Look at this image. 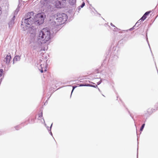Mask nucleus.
Listing matches in <instances>:
<instances>
[{
    "mask_svg": "<svg viewBox=\"0 0 158 158\" xmlns=\"http://www.w3.org/2000/svg\"><path fill=\"white\" fill-rule=\"evenodd\" d=\"M34 13L32 11L28 13L22 19V23L30 26L33 23L37 25H40L44 22L45 16L43 13H40L34 15Z\"/></svg>",
    "mask_w": 158,
    "mask_h": 158,
    "instance_id": "1",
    "label": "nucleus"
},
{
    "mask_svg": "<svg viewBox=\"0 0 158 158\" xmlns=\"http://www.w3.org/2000/svg\"><path fill=\"white\" fill-rule=\"evenodd\" d=\"M54 22L51 23V25L52 26L53 30L56 31V28L58 26L64 23L66 21L67 19V15L64 13H59L56 14L54 16Z\"/></svg>",
    "mask_w": 158,
    "mask_h": 158,
    "instance_id": "2",
    "label": "nucleus"
},
{
    "mask_svg": "<svg viewBox=\"0 0 158 158\" xmlns=\"http://www.w3.org/2000/svg\"><path fill=\"white\" fill-rule=\"evenodd\" d=\"M50 36L51 33L49 29L47 28H43L38 33V41L45 43L50 40Z\"/></svg>",
    "mask_w": 158,
    "mask_h": 158,
    "instance_id": "3",
    "label": "nucleus"
},
{
    "mask_svg": "<svg viewBox=\"0 0 158 158\" xmlns=\"http://www.w3.org/2000/svg\"><path fill=\"white\" fill-rule=\"evenodd\" d=\"M39 41H38L39 42ZM40 42V43H35V45L33 47V48L34 49L38 51H40L42 50H45L44 48L42 49L41 48V44H42V42L41 41H39Z\"/></svg>",
    "mask_w": 158,
    "mask_h": 158,
    "instance_id": "4",
    "label": "nucleus"
},
{
    "mask_svg": "<svg viewBox=\"0 0 158 158\" xmlns=\"http://www.w3.org/2000/svg\"><path fill=\"white\" fill-rule=\"evenodd\" d=\"M66 0H57L56 2V6L57 8H60L64 5Z\"/></svg>",
    "mask_w": 158,
    "mask_h": 158,
    "instance_id": "5",
    "label": "nucleus"
},
{
    "mask_svg": "<svg viewBox=\"0 0 158 158\" xmlns=\"http://www.w3.org/2000/svg\"><path fill=\"white\" fill-rule=\"evenodd\" d=\"M11 59V55H10V53H9V54H7L5 57L4 61L6 64H8L10 62Z\"/></svg>",
    "mask_w": 158,
    "mask_h": 158,
    "instance_id": "6",
    "label": "nucleus"
},
{
    "mask_svg": "<svg viewBox=\"0 0 158 158\" xmlns=\"http://www.w3.org/2000/svg\"><path fill=\"white\" fill-rule=\"evenodd\" d=\"M15 15H13L12 19L9 23L8 25L9 27H11L14 23V21L15 19Z\"/></svg>",
    "mask_w": 158,
    "mask_h": 158,
    "instance_id": "7",
    "label": "nucleus"
},
{
    "mask_svg": "<svg viewBox=\"0 0 158 158\" xmlns=\"http://www.w3.org/2000/svg\"><path fill=\"white\" fill-rule=\"evenodd\" d=\"M151 12V11L146 12L140 19L141 21H144L146 18L147 16Z\"/></svg>",
    "mask_w": 158,
    "mask_h": 158,
    "instance_id": "8",
    "label": "nucleus"
},
{
    "mask_svg": "<svg viewBox=\"0 0 158 158\" xmlns=\"http://www.w3.org/2000/svg\"><path fill=\"white\" fill-rule=\"evenodd\" d=\"M20 56H16L13 59V63L15 61H17L18 60H20Z\"/></svg>",
    "mask_w": 158,
    "mask_h": 158,
    "instance_id": "9",
    "label": "nucleus"
},
{
    "mask_svg": "<svg viewBox=\"0 0 158 158\" xmlns=\"http://www.w3.org/2000/svg\"><path fill=\"white\" fill-rule=\"evenodd\" d=\"M69 3L72 5H74L76 2V0H69Z\"/></svg>",
    "mask_w": 158,
    "mask_h": 158,
    "instance_id": "10",
    "label": "nucleus"
},
{
    "mask_svg": "<svg viewBox=\"0 0 158 158\" xmlns=\"http://www.w3.org/2000/svg\"><path fill=\"white\" fill-rule=\"evenodd\" d=\"M19 10V7L18 6L17 8H16V10H15V12H14L13 15H15V16L16 15H17Z\"/></svg>",
    "mask_w": 158,
    "mask_h": 158,
    "instance_id": "11",
    "label": "nucleus"
},
{
    "mask_svg": "<svg viewBox=\"0 0 158 158\" xmlns=\"http://www.w3.org/2000/svg\"><path fill=\"white\" fill-rule=\"evenodd\" d=\"M140 20H140V19L139 21H137V22L135 24V26L137 25V27L140 25V24H141V21H140Z\"/></svg>",
    "mask_w": 158,
    "mask_h": 158,
    "instance_id": "12",
    "label": "nucleus"
},
{
    "mask_svg": "<svg viewBox=\"0 0 158 158\" xmlns=\"http://www.w3.org/2000/svg\"><path fill=\"white\" fill-rule=\"evenodd\" d=\"M43 67L42 66V64H41V65H40V68H39V69L42 73L43 72Z\"/></svg>",
    "mask_w": 158,
    "mask_h": 158,
    "instance_id": "13",
    "label": "nucleus"
},
{
    "mask_svg": "<svg viewBox=\"0 0 158 158\" xmlns=\"http://www.w3.org/2000/svg\"><path fill=\"white\" fill-rule=\"evenodd\" d=\"M145 124H143L141 126L140 128V131H142L143 129V128L144 127V126H145Z\"/></svg>",
    "mask_w": 158,
    "mask_h": 158,
    "instance_id": "14",
    "label": "nucleus"
},
{
    "mask_svg": "<svg viewBox=\"0 0 158 158\" xmlns=\"http://www.w3.org/2000/svg\"><path fill=\"white\" fill-rule=\"evenodd\" d=\"M52 124L51 125V126L50 127V130H49V131L50 133V134L52 136V132L51 131V128H52Z\"/></svg>",
    "mask_w": 158,
    "mask_h": 158,
    "instance_id": "15",
    "label": "nucleus"
},
{
    "mask_svg": "<svg viewBox=\"0 0 158 158\" xmlns=\"http://www.w3.org/2000/svg\"><path fill=\"white\" fill-rule=\"evenodd\" d=\"M3 72V70L2 69H0V77L2 75Z\"/></svg>",
    "mask_w": 158,
    "mask_h": 158,
    "instance_id": "16",
    "label": "nucleus"
},
{
    "mask_svg": "<svg viewBox=\"0 0 158 158\" xmlns=\"http://www.w3.org/2000/svg\"><path fill=\"white\" fill-rule=\"evenodd\" d=\"M39 118H41L43 116V113L42 112H41L40 114H39Z\"/></svg>",
    "mask_w": 158,
    "mask_h": 158,
    "instance_id": "17",
    "label": "nucleus"
},
{
    "mask_svg": "<svg viewBox=\"0 0 158 158\" xmlns=\"http://www.w3.org/2000/svg\"><path fill=\"white\" fill-rule=\"evenodd\" d=\"M85 5V3L84 2H83L81 5V8H82L84 7V6Z\"/></svg>",
    "mask_w": 158,
    "mask_h": 158,
    "instance_id": "18",
    "label": "nucleus"
},
{
    "mask_svg": "<svg viewBox=\"0 0 158 158\" xmlns=\"http://www.w3.org/2000/svg\"><path fill=\"white\" fill-rule=\"evenodd\" d=\"M77 86H73V89H72V92H71V94H72L73 91L74 90V89Z\"/></svg>",
    "mask_w": 158,
    "mask_h": 158,
    "instance_id": "19",
    "label": "nucleus"
},
{
    "mask_svg": "<svg viewBox=\"0 0 158 158\" xmlns=\"http://www.w3.org/2000/svg\"><path fill=\"white\" fill-rule=\"evenodd\" d=\"M91 85L89 84H85V86H91Z\"/></svg>",
    "mask_w": 158,
    "mask_h": 158,
    "instance_id": "20",
    "label": "nucleus"
},
{
    "mask_svg": "<svg viewBox=\"0 0 158 158\" xmlns=\"http://www.w3.org/2000/svg\"><path fill=\"white\" fill-rule=\"evenodd\" d=\"M91 87H95V88H96V87H98L97 85H91Z\"/></svg>",
    "mask_w": 158,
    "mask_h": 158,
    "instance_id": "21",
    "label": "nucleus"
},
{
    "mask_svg": "<svg viewBox=\"0 0 158 158\" xmlns=\"http://www.w3.org/2000/svg\"><path fill=\"white\" fill-rule=\"evenodd\" d=\"M135 26H135H135H134L133 27H132V28H130V31H132V30L133 29H135L134 27H135Z\"/></svg>",
    "mask_w": 158,
    "mask_h": 158,
    "instance_id": "22",
    "label": "nucleus"
},
{
    "mask_svg": "<svg viewBox=\"0 0 158 158\" xmlns=\"http://www.w3.org/2000/svg\"><path fill=\"white\" fill-rule=\"evenodd\" d=\"M101 82H102V81H101V80H100V81H99L97 83L98 85H99L101 83Z\"/></svg>",
    "mask_w": 158,
    "mask_h": 158,
    "instance_id": "23",
    "label": "nucleus"
},
{
    "mask_svg": "<svg viewBox=\"0 0 158 158\" xmlns=\"http://www.w3.org/2000/svg\"><path fill=\"white\" fill-rule=\"evenodd\" d=\"M79 86H85V84H80Z\"/></svg>",
    "mask_w": 158,
    "mask_h": 158,
    "instance_id": "24",
    "label": "nucleus"
},
{
    "mask_svg": "<svg viewBox=\"0 0 158 158\" xmlns=\"http://www.w3.org/2000/svg\"><path fill=\"white\" fill-rule=\"evenodd\" d=\"M115 27L114 28V31H116V29H118V28H117L116 27Z\"/></svg>",
    "mask_w": 158,
    "mask_h": 158,
    "instance_id": "25",
    "label": "nucleus"
},
{
    "mask_svg": "<svg viewBox=\"0 0 158 158\" xmlns=\"http://www.w3.org/2000/svg\"><path fill=\"white\" fill-rule=\"evenodd\" d=\"M110 25L113 27H115V26L112 23H110Z\"/></svg>",
    "mask_w": 158,
    "mask_h": 158,
    "instance_id": "26",
    "label": "nucleus"
},
{
    "mask_svg": "<svg viewBox=\"0 0 158 158\" xmlns=\"http://www.w3.org/2000/svg\"><path fill=\"white\" fill-rule=\"evenodd\" d=\"M27 27H26V29H27V28H28L29 27H30V26H27Z\"/></svg>",
    "mask_w": 158,
    "mask_h": 158,
    "instance_id": "27",
    "label": "nucleus"
},
{
    "mask_svg": "<svg viewBox=\"0 0 158 158\" xmlns=\"http://www.w3.org/2000/svg\"><path fill=\"white\" fill-rule=\"evenodd\" d=\"M18 126H17L16 127H15V129L17 130H18L19 129H18V128H18Z\"/></svg>",
    "mask_w": 158,
    "mask_h": 158,
    "instance_id": "28",
    "label": "nucleus"
},
{
    "mask_svg": "<svg viewBox=\"0 0 158 158\" xmlns=\"http://www.w3.org/2000/svg\"><path fill=\"white\" fill-rule=\"evenodd\" d=\"M47 71V68L46 67H45V69L44 71Z\"/></svg>",
    "mask_w": 158,
    "mask_h": 158,
    "instance_id": "29",
    "label": "nucleus"
},
{
    "mask_svg": "<svg viewBox=\"0 0 158 158\" xmlns=\"http://www.w3.org/2000/svg\"><path fill=\"white\" fill-rule=\"evenodd\" d=\"M46 127L47 128V129L49 131V127Z\"/></svg>",
    "mask_w": 158,
    "mask_h": 158,
    "instance_id": "30",
    "label": "nucleus"
},
{
    "mask_svg": "<svg viewBox=\"0 0 158 158\" xmlns=\"http://www.w3.org/2000/svg\"><path fill=\"white\" fill-rule=\"evenodd\" d=\"M41 61H42V60H39V62H40Z\"/></svg>",
    "mask_w": 158,
    "mask_h": 158,
    "instance_id": "31",
    "label": "nucleus"
},
{
    "mask_svg": "<svg viewBox=\"0 0 158 158\" xmlns=\"http://www.w3.org/2000/svg\"><path fill=\"white\" fill-rule=\"evenodd\" d=\"M78 9L79 10V9H80V8H79V7Z\"/></svg>",
    "mask_w": 158,
    "mask_h": 158,
    "instance_id": "32",
    "label": "nucleus"
},
{
    "mask_svg": "<svg viewBox=\"0 0 158 158\" xmlns=\"http://www.w3.org/2000/svg\"><path fill=\"white\" fill-rule=\"evenodd\" d=\"M148 45H149V47H150L149 44H148Z\"/></svg>",
    "mask_w": 158,
    "mask_h": 158,
    "instance_id": "33",
    "label": "nucleus"
},
{
    "mask_svg": "<svg viewBox=\"0 0 158 158\" xmlns=\"http://www.w3.org/2000/svg\"><path fill=\"white\" fill-rule=\"evenodd\" d=\"M33 27V26H32V27Z\"/></svg>",
    "mask_w": 158,
    "mask_h": 158,
    "instance_id": "34",
    "label": "nucleus"
},
{
    "mask_svg": "<svg viewBox=\"0 0 158 158\" xmlns=\"http://www.w3.org/2000/svg\"><path fill=\"white\" fill-rule=\"evenodd\" d=\"M43 120H44V119H43Z\"/></svg>",
    "mask_w": 158,
    "mask_h": 158,
    "instance_id": "35",
    "label": "nucleus"
},
{
    "mask_svg": "<svg viewBox=\"0 0 158 158\" xmlns=\"http://www.w3.org/2000/svg\"><path fill=\"white\" fill-rule=\"evenodd\" d=\"M137 156L138 157V155H137ZM137 158H138V157Z\"/></svg>",
    "mask_w": 158,
    "mask_h": 158,
    "instance_id": "36",
    "label": "nucleus"
}]
</instances>
